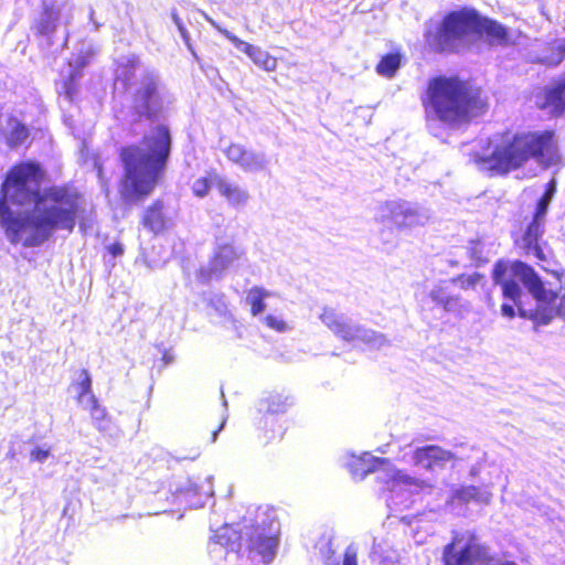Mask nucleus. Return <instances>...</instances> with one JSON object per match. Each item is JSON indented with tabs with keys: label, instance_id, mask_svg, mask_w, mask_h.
<instances>
[{
	"label": "nucleus",
	"instance_id": "obj_1",
	"mask_svg": "<svg viewBox=\"0 0 565 565\" xmlns=\"http://www.w3.org/2000/svg\"><path fill=\"white\" fill-rule=\"evenodd\" d=\"M43 179L40 164L22 162L8 172L2 184L0 221L12 242L23 239L28 247L42 245L57 230L73 232L85 212V200L75 188L41 190Z\"/></svg>",
	"mask_w": 565,
	"mask_h": 565
},
{
	"label": "nucleus",
	"instance_id": "obj_2",
	"mask_svg": "<svg viewBox=\"0 0 565 565\" xmlns=\"http://www.w3.org/2000/svg\"><path fill=\"white\" fill-rule=\"evenodd\" d=\"M492 279L501 287L504 299L518 307L521 317L541 324H547L554 316L565 320V287L559 296L547 292L539 275L525 263L499 260Z\"/></svg>",
	"mask_w": 565,
	"mask_h": 565
},
{
	"label": "nucleus",
	"instance_id": "obj_3",
	"mask_svg": "<svg viewBox=\"0 0 565 565\" xmlns=\"http://www.w3.org/2000/svg\"><path fill=\"white\" fill-rule=\"evenodd\" d=\"M171 136L166 126H157L145 136L141 147L122 150L125 179L120 193L126 200L146 196L154 189L170 154Z\"/></svg>",
	"mask_w": 565,
	"mask_h": 565
},
{
	"label": "nucleus",
	"instance_id": "obj_4",
	"mask_svg": "<svg viewBox=\"0 0 565 565\" xmlns=\"http://www.w3.org/2000/svg\"><path fill=\"white\" fill-rule=\"evenodd\" d=\"M529 159H534L548 167L558 160L554 134L552 131L527 132L507 138L494 146L491 153L476 159L481 170L502 174L521 167Z\"/></svg>",
	"mask_w": 565,
	"mask_h": 565
},
{
	"label": "nucleus",
	"instance_id": "obj_5",
	"mask_svg": "<svg viewBox=\"0 0 565 565\" xmlns=\"http://www.w3.org/2000/svg\"><path fill=\"white\" fill-rule=\"evenodd\" d=\"M426 114L428 119L456 127L468 122L486 109L479 89L457 78H435L428 86Z\"/></svg>",
	"mask_w": 565,
	"mask_h": 565
},
{
	"label": "nucleus",
	"instance_id": "obj_6",
	"mask_svg": "<svg viewBox=\"0 0 565 565\" xmlns=\"http://www.w3.org/2000/svg\"><path fill=\"white\" fill-rule=\"evenodd\" d=\"M480 15L470 8L449 12L440 23L426 26V44L435 52L460 51L477 39Z\"/></svg>",
	"mask_w": 565,
	"mask_h": 565
},
{
	"label": "nucleus",
	"instance_id": "obj_7",
	"mask_svg": "<svg viewBox=\"0 0 565 565\" xmlns=\"http://www.w3.org/2000/svg\"><path fill=\"white\" fill-rule=\"evenodd\" d=\"M371 472H376L377 480L383 482L385 489L391 492L387 502L396 509L407 504L414 489H423L426 486L425 481L397 470L387 459L365 452L358 460L353 475L363 479Z\"/></svg>",
	"mask_w": 565,
	"mask_h": 565
},
{
	"label": "nucleus",
	"instance_id": "obj_8",
	"mask_svg": "<svg viewBox=\"0 0 565 565\" xmlns=\"http://www.w3.org/2000/svg\"><path fill=\"white\" fill-rule=\"evenodd\" d=\"M444 565H518L491 554L471 531H452L451 541L443 550Z\"/></svg>",
	"mask_w": 565,
	"mask_h": 565
},
{
	"label": "nucleus",
	"instance_id": "obj_9",
	"mask_svg": "<svg viewBox=\"0 0 565 565\" xmlns=\"http://www.w3.org/2000/svg\"><path fill=\"white\" fill-rule=\"evenodd\" d=\"M433 214L428 207L403 199L381 202L374 216L377 223H391L399 231L425 226Z\"/></svg>",
	"mask_w": 565,
	"mask_h": 565
},
{
	"label": "nucleus",
	"instance_id": "obj_10",
	"mask_svg": "<svg viewBox=\"0 0 565 565\" xmlns=\"http://www.w3.org/2000/svg\"><path fill=\"white\" fill-rule=\"evenodd\" d=\"M322 323L339 339L347 342L361 341L370 349H382L390 344L383 333L366 329L344 315L337 313L333 309L324 308L320 315Z\"/></svg>",
	"mask_w": 565,
	"mask_h": 565
},
{
	"label": "nucleus",
	"instance_id": "obj_11",
	"mask_svg": "<svg viewBox=\"0 0 565 565\" xmlns=\"http://www.w3.org/2000/svg\"><path fill=\"white\" fill-rule=\"evenodd\" d=\"M278 530V522L270 519L267 529H265V521H262L250 534L246 533L248 541L245 552L248 565H268L274 559L278 545L276 537Z\"/></svg>",
	"mask_w": 565,
	"mask_h": 565
},
{
	"label": "nucleus",
	"instance_id": "obj_12",
	"mask_svg": "<svg viewBox=\"0 0 565 565\" xmlns=\"http://www.w3.org/2000/svg\"><path fill=\"white\" fill-rule=\"evenodd\" d=\"M166 97L159 76L154 72L145 71L134 97L132 108L139 118L153 119L162 110Z\"/></svg>",
	"mask_w": 565,
	"mask_h": 565
},
{
	"label": "nucleus",
	"instance_id": "obj_13",
	"mask_svg": "<svg viewBox=\"0 0 565 565\" xmlns=\"http://www.w3.org/2000/svg\"><path fill=\"white\" fill-rule=\"evenodd\" d=\"M74 9L71 0H43L42 12L33 29L39 35L51 36L60 24L68 25L72 22Z\"/></svg>",
	"mask_w": 565,
	"mask_h": 565
},
{
	"label": "nucleus",
	"instance_id": "obj_14",
	"mask_svg": "<svg viewBox=\"0 0 565 565\" xmlns=\"http://www.w3.org/2000/svg\"><path fill=\"white\" fill-rule=\"evenodd\" d=\"M242 256L243 250L233 243L218 242L209 264L201 266L198 270V280L203 285H207L213 279H221L225 271Z\"/></svg>",
	"mask_w": 565,
	"mask_h": 565
},
{
	"label": "nucleus",
	"instance_id": "obj_15",
	"mask_svg": "<svg viewBox=\"0 0 565 565\" xmlns=\"http://www.w3.org/2000/svg\"><path fill=\"white\" fill-rule=\"evenodd\" d=\"M403 459L417 468L434 470L435 468H444L447 462L461 458L456 452L437 445H427L411 449L404 454Z\"/></svg>",
	"mask_w": 565,
	"mask_h": 565
},
{
	"label": "nucleus",
	"instance_id": "obj_16",
	"mask_svg": "<svg viewBox=\"0 0 565 565\" xmlns=\"http://www.w3.org/2000/svg\"><path fill=\"white\" fill-rule=\"evenodd\" d=\"M223 153L233 164L245 173H259L268 169L269 159L264 151L247 148L242 143L232 142L224 148Z\"/></svg>",
	"mask_w": 565,
	"mask_h": 565
},
{
	"label": "nucleus",
	"instance_id": "obj_17",
	"mask_svg": "<svg viewBox=\"0 0 565 565\" xmlns=\"http://www.w3.org/2000/svg\"><path fill=\"white\" fill-rule=\"evenodd\" d=\"M237 540L236 532L227 526L222 527L209 545L210 555L218 565H235L239 557Z\"/></svg>",
	"mask_w": 565,
	"mask_h": 565
},
{
	"label": "nucleus",
	"instance_id": "obj_18",
	"mask_svg": "<svg viewBox=\"0 0 565 565\" xmlns=\"http://www.w3.org/2000/svg\"><path fill=\"white\" fill-rule=\"evenodd\" d=\"M448 284L449 280H440L435 284L428 294L430 300L448 313L462 315L468 312L469 302L465 301L459 295L450 294Z\"/></svg>",
	"mask_w": 565,
	"mask_h": 565
},
{
	"label": "nucleus",
	"instance_id": "obj_19",
	"mask_svg": "<svg viewBox=\"0 0 565 565\" xmlns=\"http://www.w3.org/2000/svg\"><path fill=\"white\" fill-rule=\"evenodd\" d=\"M481 38L491 46L507 47L515 43L512 32L507 26L482 15H480L477 34V39Z\"/></svg>",
	"mask_w": 565,
	"mask_h": 565
},
{
	"label": "nucleus",
	"instance_id": "obj_20",
	"mask_svg": "<svg viewBox=\"0 0 565 565\" xmlns=\"http://www.w3.org/2000/svg\"><path fill=\"white\" fill-rule=\"evenodd\" d=\"M213 186L226 203L235 209L247 205L250 199L247 189L220 174L213 175Z\"/></svg>",
	"mask_w": 565,
	"mask_h": 565
},
{
	"label": "nucleus",
	"instance_id": "obj_21",
	"mask_svg": "<svg viewBox=\"0 0 565 565\" xmlns=\"http://www.w3.org/2000/svg\"><path fill=\"white\" fill-rule=\"evenodd\" d=\"M545 223L532 220L527 225L521 239L518 242L520 248L524 250L527 256H534L540 262H546L547 257L540 245V238L544 233Z\"/></svg>",
	"mask_w": 565,
	"mask_h": 565
},
{
	"label": "nucleus",
	"instance_id": "obj_22",
	"mask_svg": "<svg viewBox=\"0 0 565 565\" xmlns=\"http://www.w3.org/2000/svg\"><path fill=\"white\" fill-rule=\"evenodd\" d=\"M93 52L87 49L85 52H81L75 58L70 61L67 67V79L62 83L61 94L64 95L65 99L72 102L76 94L75 83L82 76V70L89 63Z\"/></svg>",
	"mask_w": 565,
	"mask_h": 565
},
{
	"label": "nucleus",
	"instance_id": "obj_23",
	"mask_svg": "<svg viewBox=\"0 0 565 565\" xmlns=\"http://www.w3.org/2000/svg\"><path fill=\"white\" fill-rule=\"evenodd\" d=\"M540 107L556 116L565 114V78L555 81L545 87L544 100Z\"/></svg>",
	"mask_w": 565,
	"mask_h": 565
},
{
	"label": "nucleus",
	"instance_id": "obj_24",
	"mask_svg": "<svg viewBox=\"0 0 565 565\" xmlns=\"http://www.w3.org/2000/svg\"><path fill=\"white\" fill-rule=\"evenodd\" d=\"M492 500V492L488 488H480L476 486H462L454 490L449 504H468L475 502L478 504H489Z\"/></svg>",
	"mask_w": 565,
	"mask_h": 565
},
{
	"label": "nucleus",
	"instance_id": "obj_25",
	"mask_svg": "<svg viewBox=\"0 0 565 565\" xmlns=\"http://www.w3.org/2000/svg\"><path fill=\"white\" fill-rule=\"evenodd\" d=\"M6 121L7 126L3 127V118H0V130L3 132L8 145L11 148L23 145L29 137L28 128L15 118L8 117Z\"/></svg>",
	"mask_w": 565,
	"mask_h": 565
},
{
	"label": "nucleus",
	"instance_id": "obj_26",
	"mask_svg": "<svg viewBox=\"0 0 565 565\" xmlns=\"http://www.w3.org/2000/svg\"><path fill=\"white\" fill-rule=\"evenodd\" d=\"M139 60L136 56L124 58L116 70L115 85L118 86L121 84L124 87L129 86L131 84V79L136 75Z\"/></svg>",
	"mask_w": 565,
	"mask_h": 565
},
{
	"label": "nucleus",
	"instance_id": "obj_27",
	"mask_svg": "<svg viewBox=\"0 0 565 565\" xmlns=\"http://www.w3.org/2000/svg\"><path fill=\"white\" fill-rule=\"evenodd\" d=\"M274 294L263 287L254 286L247 291L246 301L250 306V313L254 317L264 312L266 305L265 299L271 297Z\"/></svg>",
	"mask_w": 565,
	"mask_h": 565
},
{
	"label": "nucleus",
	"instance_id": "obj_28",
	"mask_svg": "<svg viewBox=\"0 0 565 565\" xmlns=\"http://www.w3.org/2000/svg\"><path fill=\"white\" fill-rule=\"evenodd\" d=\"M143 225L153 233H159L164 228V217L162 214V204L156 202L145 213Z\"/></svg>",
	"mask_w": 565,
	"mask_h": 565
},
{
	"label": "nucleus",
	"instance_id": "obj_29",
	"mask_svg": "<svg viewBox=\"0 0 565 565\" xmlns=\"http://www.w3.org/2000/svg\"><path fill=\"white\" fill-rule=\"evenodd\" d=\"M89 398L94 404L89 409L94 427L99 431H107L110 427V418L106 408L103 407L97 399H93V397Z\"/></svg>",
	"mask_w": 565,
	"mask_h": 565
},
{
	"label": "nucleus",
	"instance_id": "obj_30",
	"mask_svg": "<svg viewBox=\"0 0 565 565\" xmlns=\"http://www.w3.org/2000/svg\"><path fill=\"white\" fill-rule=\"evenodd\" d=\"M401 66V54L390 53L383 56L376 66V71L380 75L385 77H392Z\"/></svg>",
	"mask_w": 565,
	"mask_h": 565
},
{
	"label": "nucleus",
	"instance_id": "obj_31",
	"mask_svg": "<svg viewBox=\"0 0 565 565\" xmlns=\"http://www.w3.org/2000/svg\"><path fill=\"white\" fill-rule=\"evenodd\" d=\"M249 58L266 72H273L277 67V60L259 46L255 47Z\"/></svg>",
	"mask_w": 565,
	"mask_h": 565
},
{
	"label": "nucleus",
	"instance_id": "obj_32",
	"mask_svg": "<svg viewBox=\"0 0 565 565\" xmlns=\"http://www.w3.org/2000/svg\"><path fill=\"white\" fill-rule=\"evenodd\" d=\"M211 24L221 33L223 34L228 41L232 42V44L239 51L244 52L248 57L250 56L252 52L255 51V45L249 44L236 35H234L232 32H230L226 29L221 28L217 25L213 20H209Z\"/></svg>",
	"mask_w": 565,
	"mask_h": 565
},
{
	"label": "nucleus",
	"instance_id": "obj_33",
	"mask_svg": "<svg viewBox=\"0 0 565 565\" xmlns=\"http://www.w3.org/2000/svg\"><path fill=\"white\" fill-rule=\"evenodd\" d=\"M74 386L77 392V401H84L85 396L92 393V379L87 370L81 371Z\"/></svg>",
	"mask_w": 565,
	"mask_h": 565
},
{
	"label": "nucleus",
	"instance_id": "obj_34",
	"mask_svg": "<svg viewBox=\"0 0 565 565\" xmlns=\"http://www.w3.org/2000/svg\"><path fill=\"white\" fill-rule=\"evenodd\" d=\"M289 405L290 398L280 394L270 395L267 399V411L270 413H282Z\"/></svg>",
	"mask_w": 565,
	"mask_h": 565
},
{
	"label": "nucleus",
	"instance_id": "obj_35",
	"mask_svg": "<svg viewBox=\"0 0 565 565\" xmlns=\"http://www.w3.org/2000/svg\"><path fill=\"white\" fill-rule=\"evenodd\" d=\"M482 276L478 273L471 275H459L455 278H451L449 282L459 285L462 289H473L480 282Z\"/></svg>",
	"mask_w": 565,
	"mask_h": 565
},
{
	"label": "nucleus",
	"instance_id": "obj_36",
	"mask_svg": "<svg viewBox=\"0 0 565 565\" xmlns=\"http://www.w3.org/2000/svg\"><path fill=\"white\" fill-rule=\"evenodd\" d=\"M263 322L266 327L277 332H286L290 330L287 322L279 316L267 315L263 318Z\"/></svg>",
	"mask_w": 565,
	"mask_h": 565
},
{
	"label": "nucleus",
	"instance_id": "obj_37",
	"mask_svg": "<svg viewBox=\"0 0 565 565\" xmlns=\"http://www.w3.org/2000/svg\"><path fill=\"white\" fill-rule=\"evenodd\" d=\"M213 185V177L211 179L207 178H199L192 184V191L194 195L198 198H204L207 195L210 188Z\"/></svg>",
	"mask_w": 565,
	"mask_h": 565
},
{
	"label": "nucleus",
	"instance_id": "obj_38",
	"mask_svg": "<svg viewBox=\"0 0 565 565\" xmlns=\"http://www.w3.org/2000/svg\"><path fill=\"white\" fill-rule=\"evenodd\" d=\"M551 201L552 200H550L548 198H545V196H542L539 200L535 213L533 215L534 220H537V221H541V222L545 223L546 214H547V210H548Z\"/></svg>",
	"mask_w": 565,
	"mask_h": 565
},
{
	"label": "nucleus",
	"instance_id": "obj_39",
	"mask_svg": "<svg viewBox=\"0 0 565 565\" xmlns=\"http://www.w3.org/2000/svg\"><path fill=\"white\" fill-rule=\"evenodd\" d=\"M328 565H358V547L354 544H350L344 552L341 564H329Z\"/></svg>",
	"mask_w": 565,
	"mask_h": 565
},
{
	"label": "nucleus",
	"instance_id": "obj_40",
	"mask_svg": "<svg viewBox=\"0 0 565 565\" xmlns=\"http://www.w3.org/2000/svg\"><path fill=\"white\" fill-rule=\"evenodd\" d=\"M331 545L332 544L330 539H321L317 544V547L319 548L322 557L327 562H329L331 556L334 554V550L332 548Z\"/></svg>",
	"mask_w": 565,
	"mask_h": 565
},
{
	"label": "nucleus",
	"instance_id": "obj_41",
	"mask_svg": "<svg viewBox=\"0 0 565 565\" xmlns=\"http://www.w3.org/2000/svg\"><path fill=\"white\" fill-rule=\"evenodd\" d=\"M31 460L33 461H38V462H44L49 456H50V449H44V448H41V447H35L32 451H31Z\"/></svg>",
	"mask_w": 565,
	"mask_h": 565
},
{
	"label": "nucleus",
	"instance_id": "obj_42",
	"mask_svg": "<svg viewBox=\"0 0 565 565\" xmlns=\"http://www.w3.org/2000/svg\"><path fill=\"white\" fill-rule=\"evenodd\" d=\"M501 313H502V316L512 319V318L515 317L514 307L512 305H509V303H503L501 306Z\"/></svg>",
	"mask_w": 565,
	"mask_h": 565
},
{
	"label": "nucleus",
	"instance_id": "obj_43",
	"mask_svg": "<svg viewBox=\"0 0 565 565\" xmlns=\"http://www.w3.org/2000/svg\"><path fill=\"white\" fill-rule=\"evenodd\" d=\"M555 191H556V182H555V180H551L546 184V190H545V193L543 194V196L548 198L550 200H552L554 194H555Z\"/></svg>",
	"mask_w": 565,
	"mask_h": 565
},
{
	"label": "nucleus",
	"instance_id": "obj_44",
	"mask_svg": "<svg viewBox=\"0 0 565 565\" xmlns=\"http://www.w3.org/2000/svg\"><path fill=\"white\" fill-rule=\"evenodd\" d=\"M108 252L114 256H120L124 253V247L120 243H115L108 246Z\"/></svg>",
	"mask_w": 565,
	"mask_h": 565
},
{
	"label": "nucleus",
	"instance_id": "obj_45",
	"mask_svg": "<svg viewBox=\"0 0 565 565\" xmlns=\"http://www.w3.org/2000/svg\"><path fill=\"white\" fill-rule=\"evenodd\" d=\"M89 397H93V399H97L95 394L92 392L89 394H87L84 398V401H77L78 404L84 408V409H87L89 411L90 407H93V403L90 402V398Z\"/></svg>",
	"mask_w": 565,
	"mask_h": 565
},
{
	"label": "nucleus",
	"instance_id": "obj_46",
	"mask_svg": "<svg viewBox=\"0 0 565 565\" xmlns=\"http://www.w3.org/2000/svg\"><path fill=\"white\" fill-rule=\"evenodd\" d=\"M179 33H180L182 40L184 41L185 45L188 46V49L194 54L192 45L190 43V34H189L188 30L185 28H181V30H179Z\"/></svg>",
	"mask_w": 565,
	"mask_h": 565
},
{
	"label": "nucleus",
	"instance_id": "obj_47",
	"mask_svg": "<svg viewBox=\"0 0 565 565\" xmlns=\"http://www.w3.org/2000/svg\"><path fill=\"white\" fill-rule=\"evenodd\" d=\"M171 18H172L178 31L181 30V28H185L182 20L180 19V17L178 15V13L175 11H172Z\"/></svg>",
	"mask_w": 565,
	"mask_h": 565
},
{
	"label": "nucleus",
	"instance_id": "obj_48",
	"mask_svg": "<svg viewBox=\"0 0 565 565\" xmlns=\"http://www.w3.org/2000/svg\"><path fill=\"white\" fill-rule=\"evenodd\" d=\"M171 18H172L178 31L181 30V28H185L182 20L180 19V17L178 15V13L175 11H172Z\"/></svg>",
	"mask_w": 565,
	"mask_h": 565
},
{
	"label": "nucleus",
	"instance_id": "obj_49",
	"mask_svg": "<svg viewBox=\"0 0 565 565\" xmlns=\"http://www.w3.org/2000/svg\"><path fill=\"white\" fill-rule=\"evenodd\" d=\"M557 51H558L559 56H558L556 63H559L565 56V39L557 45Z\"/></svg>",
	"mask_w": 565,
	"mask_h": 565
},
{
	"label": "nucleus",
	"instance_id": "obj_50",
	"mask_svg": "<svg viewBox=\"0 0 565 565\" xmlns=\"http://www.w3.org/2000/svg\"><path fill=\"white\" fill-rule=\"evenodd\" d=\"M371 555L381 557V545L377 544L375 541L373 542Z\"/></svg>",
	"mask_w": 565,
	"mask_h": 565
},
{
	"label": "nucleus",
	"instance_id": "obj_51",
	"mask_svg": "<svg viewBox=\"0 0 565 565\" xmlns=\"http://www.w3.org/2000/svg\"><path fill=\"white\" fill-rule=\"evenodd\" d=\"M225 422H226V418H223V420H222V423H221V425H220L218 429H217V430H215V431L213 433V435H212V441H213V443H215V440H216V438H217V434H218V431L223 429V427H224V425H225Z\"/></svg>",
	"mask_w": 565,
	"mask_h": 565
},
{
	"label": "nucleus",
	"instance_id": "obj_52",
	"mask_svg": "<svg viewBox=\"0 0 565 565\" xmlns=\"http://www.w3.org/2000/svg\"><path fill=\"white\" fill-rule=\"evenodd\" d=\"M94 14H95V11L93 9H90L89 20L95 24V29L98 30L100 25L97 22H95Z\"/></svg>",
	"mask_w": 565,
	"mask_h": 565
},
{
	"label": "nucleus",
	"instance_id": "obj_53",
	"mask_svg": "<svg viewBox=\"0 0 565 565\" xmlns=\"http://www.w3.org/2000/svg\"><path fill=\"white\" fill-rule=\"evenodd\" d=\"M478 473H479V468H477V467H472V468L470 469V476H471V477H476Z\"/></svg>",
	"mask_w": 565,
	"mask_h": 565
},
{
	"label": "nucleus",
	"instance_id": "obj_54",
	"mask_svg": "<svg viewBox=\"0 0 565 565\" xmlns=\"http://www.w3.org/2000/svg\"><path fill=\"white\" fill-rule=\"evenodd\" d=\"M8 456H10V457H12V458H13V457H14V452L10 450V451L8 452Z\"/></svg>",
	"mask_w": 565,
	"mask_h": 565
}]
</instances>
